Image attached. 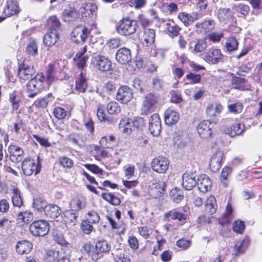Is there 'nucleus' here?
I'll use <instances>...</instances> for the list:
<instances>
[{
  "label": "nucleus",
  "instance_id": "1",
  "mask_svg": "<svg viewBox=\"0 0 262 262\" xmlns=\"http://www.w3.org/2000/svg\"><path fill=\"white\" fill-rule=\"evenodd\" d=\"M92 246L89 244L84 245L85 250L89 252L92 259L97 262L103 256V253H108L111 250V245L105 240L99 241L95 245V249L91 251Z\"/></svg>",
  "mask_w": 262,
  "mask_h": 262
},
{
  "label": "nucleus",
  "instance_id": "2",
  "mask_svg": "<svg viewBox=\"0 0 262 262\" xmlns=\"http://www.w3.org/2000/svg\"><path fill=\"white\" fill-rule=\"evenodd\" d=\"M44 80L45 77L43 74L38 73L27 82L26 92L29 93L28 96L29 98H34L42 90Z\"/></svg>",
  "mask_w": 262,
  "mask_h": 262
},
{
  "label": "nucleus",
  "instance_id": "3",
  "mask_svg": "<svg viewBox=\"0 0 262 262\" xmlns=\"http://www.w3.org/2000/svg\"><path fill=\"white\" fill-rule=\"evenodd\" d=\"M138 27L137 22L129 17L123 18L117 26V32L121 35L128 36L135 33Z\"/></svg>",
  "mask_w": 262,
  "mask_h": 262
},
{
  "label": "nucleus",
  "instance_id": "4",
  "mask_svg": "<svg viewBox=\"0 0 262 262\" xmlns=\"http://www.w3.org/2000/svg\"><path fill=\"white\" fill-rule=\"evenodd\" d=\"M37 161L30 158L24 159L21 163L23 172L26 176H30L34 172L35 175L38 174L41 168L40 159L37 157Z\"/></svg>",
  "mask_w": 262,
  "mask_h": 262
},
{
  "label": "nucleus",
  "instance_id": "5",
  "mask_svg": "<svg viewBox=\"0 0 262 262\" xmlns=\"http://www.w3.org/2000/svg\"><path fill=\"white\" fill-rule=\"evenodd\" d=\"M158 102L159 98L157 95L151 93L147 94L142 101L141 114L146 115L154 112L158 106Z\"/></svg>",
  "mask_w": 262,
  "mask_h": 262
},
{
  "label": "nucleus",
  "instance_id": "6",
  "mask_svg": "<svg viewBox=\"0 0 262 262\" xmlns=\"http://www.w3.org/2000/svg\"><path fill=\"white\" fill-rule=\"evenodd\" d=\"M49 229V223L43 220L35 221L29 226L31 233L35 236H45L48 233Z\"/></svg>",
  "mask_w": 262,
  "mask_h": 262
},
{
  "label": "nucleus",
  "instance_id": "7",
  "mask_svg": "<svg viewBox=\"0 0 262 262\" xmlns=\"http://www.w3.org/2000/svg\"><path fill=\"white\" fill-rule=\"evenodd\" d=\"M91 30L82 25L76 27L71 32L72 41L76 43H83L85 42Z\"/></svg>",
  "mask_w": 262,
  "mask_h": 262
},
{
  "label": "nucleus",
  "instance_id": "8",
  "mask_svg": "<svg viewBox=\"0 0 262 262\" xmlns=\"http://www.w3.org/2000/svg\"><path fill=\"white\" fill-rule=\"evenodd\" d=\"M92 62L98 70L102 72H105L111 70L112 62L104 56L96 55L93 58Z\"/></svg>",
  "mask_w": 262,
  "mask_h": 262
},
{
  "label": "nucleus",
  "instance_id": "9",
  "mask_svg": "<svg viewBox=\"0 0 262 262\" xmlns=\"http://www.w3.org/2000/svg\"><path fill=\"white\" fill-rule=\"evenodd\" d=\"M133 97V90L127 85H122L118 89L116 99L121 103L126 104Z\"/></svg>",
  "mask_w": 262,
  "mask_h": 262
},
{
  "label": "nucleus",
  "instance_id": "10",
  "mask_svg": "<svg viewBox=\"0 0 262 262\" xmlns=\"http://www.w3.org/2000/svg\"><path fill=\"white\" fill-rule=\"evenodd\" d=\"M225 57L220 49L212 48L207 52L204 59L209 63L217 64L224 62Z\"/></svg>",
  "mask_w": 262,
  "mask_h": 262
},
{
  "label": "nucleus",
  "instance_id": "11",
  "mask_svg": "<svg viewBox=\"0 0 262 262\" xmlns=\"http://www.w3.org/2000/svg\"><path fill=\"white\" fill-rule=\"evenodd\" d=\"M148 128L151 134L154 136H158L161 131V121L157 114H154L149 118Z\"/></svg>",
  "mask_w": 262,
  "mask_h": 262
},
{
  "label": "nucleus",
  "instance_id": "12",
  "mask_svg": "<svg viewBox=\"0 0 262 262\" xmlns=\"http://www.w3.org/2000/svg\"><path fill=\"white\" fill-rule=\"evenodd\" d=\"M169 166L168 160L163 157H158L153 159L151 162L152 169L161 173H165Z\"/></svg>",
  "mask_w": 262,
  "mask_h": 262
},
{
  "label": "nucleus",
  "instance_id": "13",
  "mask_svg": "<svg viewBox=\"0 0 262 262\" xmlns=\"http://www.w3.org/2000/svg\"><path fill=\"white\" fill-rule=\"evenodd\" d=\"M212 124L208 120L201 122L197 126L199 135L202 138H208L212 134Z\"/></svg>",
  "mask_w": 262,
  "mask_h": 262
},
{
  "label": "nucleus",
  "instance_id": "14",
  "mask_svg": "<svg viewBox=\"0 0 262 262\" xmlns=\"http://www.w3.org/2000/svg\"><path fill=\"white\" fill-rule=\"evenodd\" d=\"M35 73V70L33 66L28 65L25 63L19 66L18 74L20 79L25 80L29 79Z\"/></svg>",
  "mask_w": 262,
  "mask_h": 262
},
{
  "label": "nucleus",
  "instance_id": "15",
  "mask_svg": "<svg viewBox=\"0 0 262 262\" xmlns=\"http://www.w3.org/2000/svg\"><path fill=\"white\" fill-rule=\"evenodd\" d=\"M10 160L15 163L20 162L23 158L24 152L23 149L15 145H11L8 147Z\"/></svg>",
  "mask_w": 262,
  "mask_h": 262
},
{
  "label": "nucleus",
  "instance_id": "16",
  "mask_svg": "<svg viewBox=\"0 0 262 262\" xmlns=\"http://www.w3.org/2000/svg\"><path fill=\"white\" fill-rule=\"evenodd\" d=\"M97 6L93 2L86 3L80 7L79 11L83 17H93L96 14Z\"/></svg>",
  "mask_w": 262,
  "mask_h": 262
},
{
  "label": "nucleus",
  "instance_id": "17",
  "mask_svg": "<svg viewBox=\"0 0 262 262\" xmlns=\"http://www.w3.org/2000/svg\"><path fill=\"white\" fill-rule=\"evenodd\" d=\"M182 186L186 190H192L196 185H197V180L195 179L194 173L192 172H185L182 177Z\"/></svg>",
  "mask_w": 262,
  "mask_h": 262
},
{
  "label": "nucleus",
  "instance_id": "18",
  "mask_svg": "<svg viewBox=\"0 0 262 262\" xmlns=\"http://www.w3.org/2000/svg\"><path fill=\"white\" fill-rule=\"evenodd\" d=\"M223 156L222 151L217 150L211 157L209 166L213 172L217 171L221 168Z\"/></svg>",
  "mask_w": 262,
  "mask_h": 262
},
{
  "label": "nucleus",
  "instance_id": "19",
  "mask_svg": "<svg viewBox=\"0 0 262 262\" xmlns=\"http://www.w3.org/2000/svg\"><path fill=\"white\" fill-rule=\"evenodd\" d=\"M245 130L244 124L235 122L230 127L226 128L224 130L225 133L231 137H235L241 135Z\"/></svg>",
  "mask_w": 262,
  "mask_h": 262
},
{
  "label": "nucleus",
  "instance_id": "20",
  "mask_svg": "<svg viewBox=\"0 0 262 262\" xmlns=\"http://www.w3.org/2000/svg\"><path fill=\"white\" fill-rule=\"evenodd\" d=\"M197 186L201 192H206L211 189V180L206 174L200 175L197 179Z\"/></svg>",
  "mask_w": 262,
  "mask_h": 262
},
{
  "label": "nucleus",
  "instance_id": "21",
  "mask_svg": "<svg viewBox=\"0 0 262 262\" xmlns=\"http://www.w3.org/2000/svg\"><path fill=\"white\" fill-rule=\"evenodd\" d=\"M116 59L122 64L128 63L131 60L130 50L126 48L119 49L116 53Z\"/></svg>",
  "mask_w": 262,
  "mask_h": 262
},
{
  "label": "nucleus",
  "instance_id": "22",
  "mask_svg": "<svg viewBox=\"0 0 262 262\" xmlns=\"http://www.w3.org/2000/svg\"><path fill=\"white\" fill-rule=\"evenodd\" d=\"M79 12L72 7L67 8L62 13V19L66 22L75 21L79 17Z\"/></svg>",
  "mask_w": 262,
  "mask_h": 262
},
{
  "label": "nucleus",
  "instance_id": "23",
  "mask_svg": "<svg viewBox=\"0 0 262 262\" xmlns=\"http://www.w3.org/2000/svg\"><path fill=\"white\" fill-rule=\"evenodd\" d=\"M206 38L197 39L189 43V50L191 52L201 53L207 48Z\"/></svg>",
  "mask_w": 262,
  "mask_h": 262
},
{
  "label": "nucleus",
  "instance_id": "24",
  "mask_svg": "<svg viewBox=\"0 0 262 262\" xmlns=\"http://www.w3.org/2000/svg\"><path fill=\"white\" fill-rule=\"evenodd\" d=\"M214 21L209 18L205 19L203 22H199L195 24V30L199 32L207 33L214 29Z\"/></svg>",
  "mask_w": 262,
  "mask_h": 262
},
{
  "label": "nucleus",
  "instance_id": "25",
  "mask_svg": "<svg viewBox=\"0 0 262 262\" xmlns=\"http://www.w3.org/2000/svg\"><path fill=\"white\" fill-rule=\"evenodd\" d=\"M164 120L168 126L174 125L179 120V114L176 111L168 108L164 113Z\"/></svg>",
  "mask_w": 262,
  "mask_h": 262
},
{
  "label": "nucleus",
  "instance_id": "26",
  "mask_svg": "<svg viewBox=\"0 0 262 262\" xmlns=\"http://www.w3.org/2000/svg\"><path fill=\"white\" fill-rule=\"evenodd\" d=\"M169 217H171L173 220H178L182 222L187 219V214L184 213L181 209H174L165 214L164 219Z\"/></svg>",
  "mask_w": 262,
  "mask_h": 262
},
{
  "label": "nucleus",
  "instance_id": "27",
  "mask_svg": "<svg viewBox=\"0 0 262 262\" xmlns=\"http://www.w3.org/2000/svg\"><path fill=\"white\" fill-rule=\"evenodd\" d=\"M19 12L17 2L9 0L7 2L6 7L4 10V14L8 17L17 14Z\"/></svg>",
  "mask_w": 262,
  "mask_h": 262
},
{
  "label": "nucleus",
  "instance_id": "28",
  "mask_svg": "<svg viewBox=\"0 0 262 262\" xmlns=\"http://www.w3.org/2000/svg\"><path fill=\"white\" fill-rule=\"evenodd\" d=\"M178 18L185 26H188L194 21L199 19V14L197 13L190 14L186 12H181L179 14Z\"/></svg>",
  "mask_w": 262,
  "mask_h": 262
},
{
  "label": "nucleus",
  "instance_id": "29",
  "mask_svg": "<svg viewBox=\"0 0 262 262\" xmlns=\"http://www.w3.org/2000/svg\"><path fill=\"white\" fill-rule=\"evenodd\" d=\"M249 244V238L248 237H245L242 241L235 242L234 245V252L235 255H239L243 254L247 249Z\"/></svg>",
  "mask_w": 262,
  "mask_h": 262
},
{
  "label": "nucleus",
  "instance_id": "30",
  "mask_svg": "<svg viewBox=\"0 0 262 262\" xmlns=\"http://www.w3.org/2000/svg\"><path fill=\"white\" fill-rule=\"evenodd\" d=\"M44 212L47 217L51 219H55L59 216L61 213V210L57 205L50 204L47 205L45 208Z\"/></svg>",
  "mask_w": 262,
  "mask_h": 262
},
{
  "label": "nucleus",
  "instance_id": "31",
  "mask_svg": "<svg viewBox=\"0 0 262 262\" xmlns=\"http://www.w3.org/2000/svg\"><path fill=\"white\" fill-rule=\"evenodd\" d=\"M58 39V32L56 31H50L44 35L43 42L46 46L51 47L57 42Z\"/></svg>",
  "mask_w": 262,
  "mask_h": 262
},
{
  "label": "nucleus",
  "instance_id": "32",
  "mask_svg": "<svg viewBox=\"0 0 262 262\" xmlns=\"http://www.w3.org/2000/svg\"><path fill=\"white\" fill-rule=\"evenodd\" d=\"M32 249V244L28 241H19L16 245V251L19 254L29 253Z\"/></svg>",
  "mask_w": 262,
  "mask_h": 262
},
{
  "label": "nucleus",
  "instance_id": "33",
  "mask_svg": "<svg viewBox=\"0 0 262 262\" xmlns=\"http://www.w3.org/2000/svg\"><path fill=\"white\" fill-rule=\"evenodd\" d=\"M133 127L132 119L122 118L119 124V128L121 132L127 135L131 133Z\"/></svg>",
  "mask_w": 262,
  "mask_h": 262
},
{
  "label": "nucleus",
  "instance_id": "34",
  "mask_svg": "<svg viewBox=\"0 0 262 262\" xmlns=\"http://www.w3.org/2000/svg\"><path fill=\"white\" fill-rule=\"evenodd\" d=\"M69 206L70 210L78 212V211L82 209L85 205L83 204L81 199L79 196H76L69 201Z\"/></svg>",
  "mask_w": 262,
  "mask_h": 262
},
{
  "label": "nucleus",
  "instance_id": "35",
  "mask_svg": "<svg viewBox=\"0 0 262 262\" xmlns=\"http://www.w3.org/2000/svg\"><path fill=\"white\" fill-rule=\"evenodd\" d=\"M222 108V105L219 103L210 104L206 108V114L209 117H214L221 112Z\"/></svg>",
  "mask_w": 262,
  "mask_h": 262
},
{
  "label": "nucleus",
  "instance_id": "36",
  "mask_svg": "<svg viewBox=\"0 0 262 262\" xmlns=\"http://www.w3.org/2000/svg\"><path fill=\"white\" fill-rule=\"evenodd\" d=\"M166 29L168 31L169 36L171 37H175L179 36L181 28L176 24L174 21L167 23L165 24Z\"/></svg>",
  "mask_w": 262,
  "mask_h": 262
},
{
  "label": "nucleus",
  "instance_id": "37",
  "mask_svg": "<svg viewBox=\"0 0 262 262\" xmlns=\"http://www.w3.org/2000/svg\"><path fill=\"white\" fill-rule=\"evenodd\" d=\"M76 89L79 92L84 93L87 88L86 78L83 76L82 72H81L79 76L76 78Z\"/></svg>",
  "mask_w": 262,
  "mask_h": 262
},
{
  "label": "nucleus",
  "instance_id": "38",
  "mask_svg": "<svg viewBox=\"0 0 262 262\" xmlns=\"http://www.w3.org/2000/svg\"><path fill=\"white\" fill-rule=\"evenodd\" d=\"M10 102L11 103L13 109L17 110L22 102L21 100L20 95L16 91H14L12 93L9 94Z\"/></svg>",
  "mask_w": 262,
  "mask_h": 262
},
{
  "label": "nucleus",
  "instance_id": "39",
  "mask_svg": "<svg viewBox=\"0 0 262 262\" xmlns=\"http://www.w3.org/2000/svg\"><path fill=\"white\" fill-rule=\"evenodd\" d=\"M61 254L58 250L50 249L47 251L44 256L46 262H56Z\"/></svg>",
  "mask_w": 262,
  "mask_h": 262
},
{
  "label": "nucleus",
  "instance_id": "40",
  "mask_svg": "<svg viewBox=\"0 0 262 262\" xmlns=\"http://www.w3.org/2000/svg\"><path fill=\"white\" fill-rule=\"evenodd\" d=\"M205 207L206 211L210 214H214L217 209V204L214 196L210 195L206 201Z\"/></svg>",
  "mask_w": 262,
  "mask_h": 262
},
{
  "label": "nucleus",
  "instance_id": "41",
  "mask_svg": "<svg viewBox=\"0 0 262 262\" xmlns=\"http://www.w3.org/2000/svg\"><path fill=\"white\" fill-rule=\"evenodd\" d=\"M217 16L220 21L227 20L232 17L229 8H221L217 12Z\"/></svg>",
  "mask_w": 262,
  "mask_h": 262
},
{
  "label": "nucleus",
  "instance_id": "42",
  "mask_svg": "<svg viewBox=\"0 0 262 262\" xmlns=\"http://www.w3.org/2000/svg\"><path fill=\"white\" fill-rule=\"evenodd\" d=\"M12 193L11 199L13 206L20 208L23 205L20 191L17 188H14L12 189Z\"/></svg>",
  "mask_w": 262,
  "mask_h": 262
},
{
  "label": "nucleus",
  "instance_id": "43",
  "mask_svg": "<svg viewBox=\"0 0 262 262\" xmlns=\"http://www.w3.org/2000/svg\"><path fill=\"white\" fill-rule=\"evenodd\" d=\"M47 23L50 28V31L58 32V30L60 29V23L56 16L49 17Z\"/></svg>",
  "mask_w": 262,
  "mask_h": 262
},
{
  "label": "nucleus",
  "instance_id": "44",
  "mask_svg": "<svg viewBox=\"0 0 262 262\" xmlns=\"http://www.w3.org/2000/svg\"><path fill=\"white\" fill-rule=\"evenodd\" d=\"M155 32L151 29H146L144 30V41L146 43V46L148 47L151 45L155 41Z\"/></svg>",
  "mask_w": 262,
  "mask_h": 262
},
{
  "label": "nucleus",
  "instance_id": "45",
  "mask_svg": "<svg viewBox=\"0 0 262 262\" xmlns=\"http://www.w3.org/2000/svg\"><path fill=\"white\" fill-rule=\"evenodd\" d=\"M33 217V214L31 212L26 211L19 212L17 215V220L24 223L28 224L32 221Z\"/></svg>",
  "mask_w": 262,
  "mask_h": 262
},
{
  "label": "nucleus",
  "instance_id": "46",
  "mask_svg": "<svg viewBox=\"0 0 262 262\" xmlns=\"http://www.w3.org/2000/svg\"><path fill=\"white\" fill-rule=\"evenodd\" d=\"M33 207L37 210L38 212H44L45 208L47 206V203L46 201L41 198H36L33 199Z\"/></svg>",
  "mask_w": 262,
  "mask_h": 262
},
{
  "label": "nucleus",
  "instance_id": "47",
  "mask_svg": "<svg viewBox=\"0 0 262 262\" xmlns=\"http://www.w3.org/2000/svg\"><path fill=\"white\" fill-rule=\"evenodd\" d=\"M170 196L173 202L176 203H179L184 199L182 192L177 188L171 190Z\"/></svg>",
  "mask_w": 262,
  "mask_h": 262
},
{
  "label": "nucleus",
  "instance_id": "48",
  "mask_svg": "<svg viewBox=\"0 0 262 262\" xmlns=\"http://www.w3.org/2000/svg\"><path fill=\"white\" fill-rule=\"evenodd\" d=\"M238 42L234 37H229L226 42V47L228 52L236 50L238 48Z\"/></svg>",
  "mask_w": 262,
  "mask_h": 262
},
{
  "label": "nucleus",
  "instance_id": "49",
  "mask_svg": "<svg viewBox=\"0 0 262 262\" xmlns=\"http://www.w3.org/2000/svg\"><path fill=\"white\" fill-rule=\"evenodd\" d=\"M163 191V189L158 183H154L150 186L149 193L154 198H157L160 195Z\"/></svg>",
  "mask_w": 262,
  "mask_h": 262
},
{
  "label": "nucleus",
  "instance_id": "50",
  "mask_svg": "<svg viewBox=\"0 0 262 262\" xmlns=\"http://www.w3.org/2000/svg\"><path fill=\"white\" fill-rule=\"evenodd\" d=\"M233 9L244 16H247L250 11L249 6L244 4L234 5Z\"/></svg>",
  "mask_w": 262,
  "mask_h": 262
},
{
  "label": "nucleus",
  "instance_id": "51",
  "mask_svg": "<svg viewBox=\"0 0 262 262\" xmlns=\"http://www.w3.org/2000/svg\"><path fill=\"white\" fill-rule=\"evenodd\" d=\"M108 113L111 115L117 114L120 112V107L118 103L115 101L109 102L106 106Z\"/></svg>",
  "mask_w": 262,
  "mask_h": 262
},
{
  "label": "nucleus",
  "instance_id": "52",
  "mask_svg": "<svg viewBox=\"0 0 262 262\" xmlns=\"http://www.w3.org/2000/svg\"><path fill=\"white\" fill-rule=\"evenodd\" d=\"M77 212L68 210L64 212V221L67 223L76 222L77 218Z\"/></svg>",
  "mask_w": 262,
  "mask_h": 262
},
{
  "label": "nucleus",
  "instance_id": "53",
  "mask_svg": "<svg viewBox=\"0 0 262 262\" xmlns=\"http://www.w3.org/2000/svg\"><path fill=\"white\" fill-rule=\"evenodd\" d=\"M246 79L239 77H234L231 80V84L235 89H241L244 88Z\"/></svg>",
  "mask_w": 262,
  "mask_h": 262
},
{
  "label": "nucleus",
  "instance_id": "54",
  "mask_svg": "<svg viewBox=\"0 0 262 262\" xmlns=\"http://www.w3.org/2000/svg\"><path fill=\"white\" fill-rule=\"evenodd\" d=\"M233 231L237 233L242 234L245 229L244 222L241 220L234 221L232 225Z\"/></svg>",
  "mask_w": 262,
  "mask_h": 262
},
{
  "label": "nucleus",
  "instance_id": "55",
  "mask_svg": "<svg viewBox=\"0 0 262 262\" xmlns=\"http://www.w3.org/2000/svg\"><path fill=\"white\" fill-rule=\"evenodd\" d=\"M251 63L247 62L246 64H242L238 68V71L236 72V74L240 76H245L246 73L250 72L251 69Z\"/></svg>",
  "mask_w": 262,
  "mask_h": 262
},
{
  "label": "nucleus",
  "instance_id": "56",
  "mask_svg": "<svg viewBox=\"0 0 262 262\" xmlns=\"http://www.w3.org/2000/svg\"><path fill=\"white\" fill-rule=\"evenodd\" d=\"M232 172V168L228 166L224 167L221 171L220 180L224 186H227L226 182H224L227 179L228 176Z\"/></svg>",
  "mask_w": 262,
  "mask_h": 262
},
{
  "label": "nucleus",
  "instance_id": "57",
  "mask_svg": "<svg viewBox=\"0 0 262 262\" xmlns=\"http://www.w3.org/2000/svg\"><path fill=\"white\" fill-rule=\"evenodd\" d=\"M58 162L60 165L64 168H70L73 165V160L65 156L59 157Z\"/></svg>",
  "mask_w": 262,
  "mask_h": 262
},
{
  "label": "nucleus",
  "instance_id": "58",
  "mask_svg": "<svg viewBox=\"0 0 262 262\" xmlns=\"http://www.w3.org/2000/svg\"><path fill=\"white\" fill-rule=\"evenodd\" d=\"M86 220L91 224H96L99 222L100 216L96 211L92 210L88 212Z\"/></svg>",
  "mask_w": 262,
  "mask_h": 262
},
{
  "label": "nucleus",
  "instance_id": "59",
  "mask_svg": "<svg viewBox=\"0 0 262 262\" xmlns=\"http://www.w3.org/2000/svg\"><path fill=\"white\" fill-rule=\"evenodd\" d=\"M53 239L57 244L61 246L67 247L69 245V243L66 241L64 237L61 234H55L53 235Z\"/></svg>",
  "mask_w": 262,
  "mask_h": 262
},
{
  "label": "nucleus",
  "instance_id": "60",
  "mask_svg": "<svg viewBox=\"0 0 262 262\" xmlns=\"http://www.w3.org/2000/svg\"><path fill=\"white\" fill-rule=\"evenodd\" d=\"M232 208L231 205L228 203L226 206V212L224 213V217L227 223H230L233 219Z\"/></svg>",
  "mask_w": 262,
  "mask_h": 262
},
{
  "label": "nucleus",
  "instance_id": "61",
  "mask_svg": "<svg viewBox=\"0 0 262 262\" xmlns=\"http://www.w3.org/2000/svg\"><path fill=\"white\" fill-rule=\"evenodd\" d=\"M91 224L87 220L81 223V228L85 234H89L93 230L94 228Z\"/></svg>",
  "mask_w": 262,
  "mask_h": 262
},
{
  "label": "nucleus",
  "instance_id": "62",
  "mask_svg": "<svg viewBox=\"0 0 262 262\" xmlns=\"http://www.w3.org/2000/svg\"><path fill=\"white\" fill-rule=\"evenodd\" d=\"M53 114L58 119H63L66 116V111L64 108L60 107H55L54 109Z\"/></svg>",
  "mask_w": 262,
  "mask_h": 262
},
{
  "label": "nucleus",
  "instance_id": "63",
  "mask_svg": "<svg viewBox=\"0 0 262 262\" xmlns=\"http://www.w3.org/2000/svg\"><path fill=\"white\" fill-rule=\"evenodd\" d=\"M133 123V127L138 128H142L145 124V120L141 117H137L134 118L132 120Z\"/></svg>",
  "mask_w": 262,
  "mask_h": 262
},
{
  "label": "nucleus",
  "instance_id": "64",
  "mask_svg": "<svg viewBox=\"0 0 262 262\" xmlns=\"http://www.w3.org/2000/svg\"><path fill=\"white\" fill-rule=\"evenodd\" d=\"M27 52L30 55L35 56L37 54V47L35 42H30L26 48Z\"/></svg>",
  "mask_w": 262,
  "mask_h": 262
}]
</instances>
